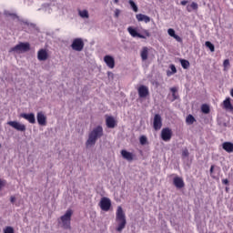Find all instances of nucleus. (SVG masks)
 <instances>
[{
	"instance_id": "obj_1",
	"label": "nucleus",
	"mask_w": 233,
	"mask_h": 233,
	"mask_svg": "<svg viewBox=\"0 0 233 233\" xmlns=\"http://www.w3.org/2000/svg\"><path fill=\"white\" fill-rule=\"evenodd\" d=\"M100 137H103V127L97 126L89 132L88 138L86 141V147L90 148L95 147L96 143H97V139H100Z\"/></svg>"
},
{
	"instance_id": "obj_2",
	"label": "nucleus",
	"mask_w": 233,
	"mask_h": 233,
	"mask_svg": "<svg viewBox=\"0 0 233 233\" xmlns=\"http://www.w3.org/2000/svg\"><path fill=\"white\" fill-rule=\"evenodd\" d=\"M116 222L117 223L116 228V232H123V230H125V227H127V215L125 214V211H123V208L121 206L117 207Z\"/></svg>"
},
{
	"instance_id": "obj_3",
	"label": "nucleus",
	"mask_w": 233,
	"mask_h": 233,
	"mask_svg": "<svg viewBox=\"0 0 233 233\" xmlns=\"http://www.w3.org/2000/svg\"><path fill=\"white\" fill-rule=\"evenodd\" d=\"M28 51H30V43L20 42L19 44L9 49V54H12V52H16V54H23Z\"/></svg>"
},
{
	"instance_id": "obj_4",
	"label": "nucleus",
	"mask_w": 233,
	"mask_h": 233,
	"mask_svg": "<svg viewBox=\"0 0 233 233\" xmlns=\"http://www.w3.org/2000/svg\"><path fill=\"white\" fill-rule=\"evenodd\" d=\"M72 209H67L66 213L60 218L64 228H70V221H72Z\"/></svg>"
},
{
	"instance_id": "obj_5",
	"label": "nucleus",
	"mask_w": 233,
	"mask_h": 233,
	"mask_svg": "<svg viewBox=\"0 0 233 233\" xmlns=\"http://www.w3.org/2000/svg\"><path fill=\"white\" fill-rule=\"evenodd\" d=\"M71 48L76 52H82L85 48V42H83L82 38H75L71 44Z\"/></svg>"
},
{
	"instance_id": "obj_6",
	"label": "nucleus",
	"mask_w": 233,
	"mask_h": 233,
	"mask_svg": "<svg viewBox=\"0 0 233 233\" xmlns=\"http://www.w3.org/2000/svg\"><path fill=\"white\" fill-rule=\"evenodd\" d=\"M99 207L104 212H108V210H110V208L112 207V201L110 200V198L104 197L100 200Z\"/></svg>"
},
{
	"instance_id": "obj_7",
	"label": "nucleus",
	"mask_w": 233,
	"mask_h": 233,
	"mask_svg": "<svg viewBox=\"0 0 233 233\" xmlns=\"http://www.w3.org/2000/svg\"><path fill=\"white\" fill-rule=\"evenodd\" d=\"M7 125L18 132H26V126L25 124H21L17 121H9L7 122Z\"/></svg>"
},
{
	"instance_id": "obj_8",
	"label": "nucleus",
	"mask_w": 233,
	"mask_h": 233,
	"mask_svg": "<svg viewBox=\"0 0 233 233\" xmlns=\"http://www.w3.org/2000/svg\"><path fill=\"white\" fill-rule=\"evenodd\" d=\"M137 93H138V97H140V99H145L148 97V96H150V91L148 90V86L144 85H141L137 88Z\"/></svg>"
},
{
	"instance_id": "obj_9",
	"label": "nucleus",
	"mask_w": 233,
	"mask_h": 233,
	"mask_svg": "<svg viewBox=\"0 0 233 233\" xmlns=\"http://www.w3.org/2000/svg\"><path fill=\"white\" fill-rule=\"evenodd\" d=\"M163 127V119L161 118V115L156 114L153 120V128L155 130H161Z\"/></svg>"
},
{
	"instance_id": "obj_10",
	"label": "nucleus",
	"mask_w": 233,
	"mask_h": 233,
	"mask_svg": "<svg viewBox=\"0 0 233 233\" xmlns=\"http://www.w3.org/2000/svg\"><path fill=\"white\" fill-rule=\"evenodd\" d=\"M161 139L163 141H170L172 139V129L169 127L163 128L161 131Z\"/></svg>"
},
{
	"instance_id": "obj_11",
	"label": "nucleus",
	"mask_w": 233,
	"mask_h": 233,
	"mask_svg": "<svg viewBox=\"0 0 233 233\" xmlns=\"http://www.w3.org/2000/svg\"><path fill=\"white\" fill-rule=\"evenodd\" d=\"M36 121L40 127H46V116L43 111L36 114Z\"/></svg>"
},
{
	"instance_id": "obj_12",
	"label": "nucleus",
	"mask_w": 233,
	"mask_h": 233,
	"mask_svg": "<svg viewBox=\"0 0 233 233\" xmlns=\"http://www.w3.org/2000/svg\"><path fill=\"white\" fill-rule=\"evenodd\" d=\"M20 117H23V119H25L31 125H35V115L34 113H21Z\"/></svg>"
},
{
	"instance_id": "obj_13",
	"label": "nucleus",
	"mask_w": 233,
	"mask_h": 233,
	"mask_svg": "<svg viewBox=\"0 0 233 233\" xmlns=\"http://www.w3.org/2000/svg\"><path fill=\"white\" fill-rule=\"evenodd\" d=\"M127 32L130 34L132 37H139V39H147V36L137 33V30H136V28L132 26L127 27Z\"/></svg>"
},
{
	"instance_id": "obj_14",
	"label": "nucleus",
	"mask_w": 233,
	"mask_h": 233,
	"mask_svg": "<svg viewBox=\"0 0 233 233\" xmlns=\"http://www.w3.org/2000/svg\"><path fill=\"white\" fill-rule=\"evenodd\" d=\"M104 61L106 65V66H108V68H114V66H116V60L114 59V57L112 56H106L104 57Z\"/></svg>"
},
{
	"instance_id": "obj_15",
	"label": "nucleus",
	"mask_w": 233,
	"mask_h": 233,
	"mask_svg": "<svg viewBox=\"0 0 233 233\" xmlns=\"http://www.w3.org/2000/svg\"><path fill=\"white\" fill-rule=\"evenodd\" d=\"M38 61H46L48 59V52L46 49H40L37 53Z\"/></svg>"
},
{
	"instance_id": "obj_16",
	"label": "nucleus",
	"mask_w": 233,
	"mask_h": 233,
	"mask_svg": "<svg viewBox=\"0 0 233 233\" xmlns=\"http://www.w3.org/2000/svg\"><path fill=\"white\" fill-rule=\"evenodd\" d=\"M120 154L124 159H127V161H134V154L127 151V149L121 150Z\"/></svg>"
},
{
	"instance_id": "obj_17",
	"label": "nucleus",
	"mask_w": 233,
	"mask_h": 233,
	"mask_svg": "<svg viewBox=\"0 0 233 233\" xmlns=\"http://www.w3.org/2000/svg\"><path fill=\"white\" fill-rule=\"evenodd\" d=\"M173 184L175 185L176 188H184L185 187V181L179 177H176L173 178Z\"/></svg>"
},
{
	"instance_id": "obj_18",
	"label": "nucleus",
	"mask_w": 233,
	"mask_h": 233,
	"mask_svg": "<svg viewBox=\"0 0 233 233\" xmlns=\"http://www.w3.org/2000/svg\"><path fill=\"white\" fill-rule=\"evenodd\" d=\"M106 125L107 128H116V119L114 116H107L106 119Z\"/></svg>"
},
{
	"instance_id": "obj_19",
	"label": "nucleus",
	"mask_w": 233,
	"mask_h": 233,
	"mask_svg": "<svg viewBox=\"0 0 233 233\" xmlns=\"http://www.w3.org/2000/svg\"><path fill=\"white\" fill-rule=\"evenodd\" d=\"M222 148L228 154H232L233 152V143L232 142H224L222 144Z\"/></svg>"
},
{
	"instance_id": "obj_20",
	"label": "nucleus",
	"mask_w": 233,
	"mask_h": 233,
	"mask_svg": "<svg viewBox=\"0 0 233 233\" xmlns=\"http://www.w3.org/2000/svg\"><path fill=\"white\" fill-rule=\"evenodd\" d=\"M223 108H225V110H229V112H233V106L230 102V97H228L223 101Z\"/></svg>"
},
{
	"instance_id": "obj_21",
	"label": "nucleus",
	"mask_w": 233,
	"mask_h": 233,
	"mask_svg": "<svg viewBox=\"0 0 233 233\" xmlns=\"http://www.w3.org/2000/svg\"><path fill=\"white\" fill-rule=\"evenodd\" d=\"M137 20L139 22H144V23H150V16L143 14H138L136 15Z\"/></svg>"
},
{
	"instance_id": "obj_22",
	"label": "nucleus",
	"mask_w": 233,
	"mask_h": 233,
	"mask_svg": "<svg viewBox=\"0 0 233 233\" xmlns=\"http://www.w3.org/2000/svg\"><path fill=\"white\" fill-rule=\"evenodd\" d=\"M140 57L142 61H147V59H148V47L145 46L142 48Z\"/></svg>"
},
{
	"instance_id": "obj_23",
	"label": "nucleus",
	"mask_w": 233,
	"mask_h": 233,
	"mask_svg": "<svg viewBox=\"0 0 233 233\" xmlns=\"http://www.w3.org/2000/svg\"><path fill=\"white\" fill-rule=\"evenodd\" d=\"M5 15H7L8 17H12V19H17V21H19L20 23L23 22V20H21V18H19V15H17V14L15 13L7 12L5 13Z\"/></svg>"
},
{
	"instance_id": "obj_24",
	"label": "nucleus",
	"mask_w": 233,
	"mask_h": 233,
	"mask_svg": "<svg viewBox=\"0 0 233 233\" xmlns=\"http://www.w3.org/2000/svg\"><path fill=\"white\" fill-rule=\"evenodd\" d=\"M180 65L184 70H187L190 66V62H188V60L180 59Z\"/></svg>"
},
{
	"instance_id": "obj_25",
	"label": "nucleus",
	"mask_w": 233,
	"mask_h": 233,
	"mask_svg": "<svg viewBox=\"0 0 233 233\" xmlns=\"http://www.w3.org/2000/svg\"><path fill=\"white\" fill-rule=\"evenodd\" d=\"M78 15H80V17H82L83 19H88L89 15H88V11L87 10H79L78 11Z\"/></svg>"
},
{
	"instance_id": "obj_26",
	"label": "nucleus",
	"mask_w": 233,
	"mask_h": 233,
	"mask_svg": "<svg viewBox=\"0 0 233 233\" xmlns=\"http://www.w3.org/2000/svg\"><path fill=\"white\" fill-rule=\"evenodd\" d=\"M198 3L192 2L190 5H187V12H192V10H198Z\"/></svg>"
},
{
	"instance_id": "obj_27",
	"label": "nucleus",
	"mask_w": 233,
	"mask_h": 233,
	"mask_svg": "<svg viewBox=\"0 0 233 233\" xmlns=\"http://www.w3.org/2000/svg\"><path fill=\"white\" fill-rule=\"evenodd\" d=\"M186 122L187 125H194L196 123V118L192 115H188L186 118Z\"/></svg>"
},
{
	"instance_id": "obj_28",
	"label": "nucleus",
	"mask_w": 233,
	"mask_h": 233,
	"mask_svg": "<svg viewBox=\"0 0 233 233\" xmlns=\"http://www.w3.org/2000/svg\"><path fill=\"white\" fill-rule=\"evenodd\" d=\"M201 111L203 114H210V106H208L207 104H203L201 106Z\"/></svg>"
},
{
	"instance_id": "obj_29",
	"label": "nucleus",
	"mask_w": 233,
	"mask_h": 233,
	"mask_svg": "<svg viewBox=\"0 0 233 233\" xmlns=\"http://www.w3.org/2000/svg\"><path fill=\"white\" fill-rule=\"evenodd\" d=\"M205 45L207 48H209L210 52H215L216 47L214 46V44H212L210 41H207Z\"/></svg>"
},
{
	"instance_id": "obj_30",
	"label": "nucleus",
	"mask_w": 233,
	"mask_h": 233,
	"mask_svg": "<svg viewBox=\"0 0 233 233\" xmlns=\"http://www.w3.org/2000/svg\"><path fill=\"white\" fill-rule=\"evenodd\" d=\"M170 71H167V76H172L173 74H176L177 72V69L176 68V66L174 64L169 66Z\"/></svg>"
},
{
	"instance_id": "obj_31",
	"label": "nucleus",
	"mask_w": 233,
	"mask_h": 233,
	"mask_svg": "<svg viewBox=\"0 0 233 233\" xmlns=\"http://www.w3.org/2000/svg\"><path fill=\"white\" fill-rule=\"evenodd\" d=\"M128 3L132 10H134L135 12H137L138 8H137V5H136V2H134V0H129Z\"/></svg>"
},
{
	"instance_id": "obj_32",
	"label": "nucleus",
	"mask_w": 233,
	"mask_h": 233,
	"mask_svg": "<svg viewBox=\"0 0 233 233\" xmlns=\"http://www.w3.org/2000/svg\"><path fill=\"white\" fill-rule=\"evenodd\" d=\"M140 141V145H147V143L148 142V139L147 138L146 136H141L139 138Z\"/></svg>"
},
{
	"instance_id": "obj_33",
	"label": "nucleus",
	"mask_w": 233,
	"mask_h": 233,
	"mask_svg": "<svg viewBox=\"0 0 233 233\" xmlns=\"http://www.w3.org/2000/svg\"><path fill=\"white\" fill-rule=\"evenodd\" d=\"M22 23L24 25H26V26H31L32 28H35V24L34 23H29L28 20H22Z\"/></svg>"
},
{
	"instance_id": "obj_34",
	"label": "nucleus",
	"mask_w": 233,
	"mask_h": 233,
	"mask_svg": "<svg viewBox=\"0 0 233 233\" xmlns=\"http://www.w3.org/2000/svg\"><path fill=\"white\" fill-rule=\"evenodd\" d=\"M188 156H190V153L188 152V149H187V148H185V149L182 151V157H188Z\"/></svg>"
},
{
	"instance_id": "obj_35",
	"label": "nucleus",
	"mask_w": 233,
	"mask_h": 233,
	"mask_svg": "<svg viewBox=\"0 0 233 233\" xmlns=\"http://www.w3.org/2000/svg\"><path fill=\"white\" fill-rule=\"evenodd\" d=\"M4 233H14V228L8 226L5 228V229L4 230Z\"/></svg>"
},
{
	"instance_id": "obj_36",
	"label": "nucleus",
	"mask_w": 233,
	"mask_h": 233,
	"mask_svg": "<svg viewBox=\"0 0 233 233\" xmlns=\"http://www.w3.org/2000/svg\"><path fill=\"white\" fill-rule=\"evenodd\" d=\"M167 34H168V35H170V37H174L175 35H176V31L174 29H172V28H169L167 30Z\"/></svg>"
},
{
	"instance_id": "obj_37",
	"label": "nucleus",
	"mask_w": 233,
	"mask_h": 233,
	"mask_svg": "<svg viewBox=\"0 0 233 233\" xmlns=\"http://www.w3.org/2000/svg\"><path fill=\"white\" fill-rule=\"evenodd\" d=\"M5 186H6V180L0 179V190H2L3 187Z\"/></svg>"
},
{
	"instance_id": "obj_38",
	"label": "nucleus",
	"mask_w": 233,
	"mask_h": 233,
	"mask_svg": "<svg viewBox=\"0 0 233 233\" xmlns=\"http://www.w3.org/2000/svg\"><path fill=\"white\" fill-rule=\"evenodd\" d=\"M142 34H144V35H145L146 38H147V37H150V32H148V30H147V29H144V30L142 31Z\"/></svg>"
},
{
	"instance_id": "obj_39",
	"label": "nucleus",
	"mask_w": 233,
	"mask_h": 233,
	"mask_svg": "<svg viewBox=\"0 0 233 233\" xmlns=\"http://www.w3.org/2000/svg\"><path fill=\"white\" fill-rule=\"evenodd\" d=\"M223 66H225V68H227V66H230V60L228 59L224 60Z\"/></svg>"
},
{
	"instance_id": "obj_40",
	"label": "nucleus",
	"mask_w": 233,
	"mask_h": 233,
	"mask_svg": "<svg viewBox=\"0 0 233 233\" xmlns=\"http://www.w3.org/2000/svg\"><path fill=\"white\" fill-rule=\"evenodd\" d=\"M174 39H176V41H177L178 43H181V41H183V39H181V36L177 35H175L174 36Z\"/></svg>"
},
{
	"instance_id": "obj_41",
	"label": "nucleus",
	"mask_w": 233,
	"mask_h": 233,
	"mask_svg": "<svg viewBox=\"0 0 233 233\" xmlns=\"http://www.w3.org/2000/svg\"><path fill=\"white\" fill-rule=\"evenodd\" d=\"M172 96H173L172 101H176L177 99H179V95H177V93H173Z\"/></svg>"
},
{
	"instance_id": "obj_42",
	"label": "nucleus",
	"mask_w": 233,
	"mask_h": 233,
	"mask_svg": "<svg viewBox=\"0 0 233 233\" xmlns=\"http://www.w3.org/2000/svg\"><path fill=\"white\" fill-rule=\"evenodd\" d=\"M119 14H121V10H119V9H116L115 10V17H119Z\"/></svg>"
},
{
	"instance_id": "obj_43",
	"label": "nucleus",
	"mask_w": 233,
	"mask_h": 233,
	"mask_svg": "<svg viewBox=\"0 0 233 233\" xmlns=\"http://www.w3.org/2000/svg\"><path fill=\"white\" fill-rule=\"evenodd\" d=\"M170 92H172V94H177V87H171Z\"/></svg>"
},
{
	"instance_id": "obj_44",
	"label": "nucleus",
	"mask_w": 233,
	"mask_h": 233,
	"mask_svg": "<svg viewBox=\"0 0 233 233\" xmlns=\"http://www.w3.org/2000/svg\"><path fill=\"white\" fill-rule=\"evenodd\" d=\"M222 127H224L225 128L230 127V124L227 123V122H224V123H222Z\"/></svg>"
},
{
	"instance_id": "obj_45",
	"label": "nucleus",
	"mask_w": 233,
	"mask_h": 233,
	"mask_svg": "<svg viewBox=\"0 0 233 233\" xmlns=\"http://www.w3.org/2000/svg\"><path fill=\"white\" fill-rule=\"evenodd\" d=\"M229 182L227 178L222 179V185H228Z\"/></svg>"
},
{
	"instance_id": "obj_46",
	"label": "nucleus",
	"mask_w": 233,
	"mask_h": 233,
	"mask_svg": "<svg viewBox=\"0 0 233 233\" xmlns=\"http://www.w3.org/2000/svg\"><path fill=\"white\" fill-rule=\"evenodd\" d=\"M187 4H188V1H187V0H183L180 2V5H182V6H185Z\"/></svg>"
},
{
	"instance_id": "obj_47",
	"label": "nucleus",
	"mask_w": 233,
	"mask_h": 233,
	"mask_svg": "<svg viewBox=\"0 0 233 233\" xmlns=\"http://www.w3.org/2000/svg\"><path fill=\"white\" fill-rule=\"evenodd\" d=\"M10 202H11V203H15V197L12 196V197L10 198Z\"/></svg>"
},
{
	"instance_id": "obj_48",
	"label": "nucleus",
	"mask_w": 233,
	"mask_h": 233,
	"mask_svg": "<svg viewBox=\"0 0 233 233\" xmlns=\"http://www.w3.org/2000/svg\"><path fill=\"white\" fill-rule=\"evenodd\" d=\"M209 172L210 174H214V165L210 167Z\"/></svg>"
},
{
	"instance_id": "obj_49",
	"label": "nucleus",
	"mask_w": 233,
	"mask_h": 233,
	"mask_svg": "<svg viewBox=\"0 0 233 233\" xmlns=\"http://www.w3.org/2000/svg\"><path fill=\"white\" fill-rule=\"evenodd\" d=\"M230 96H231V97H233V89H231V91H230Z\"/></svg>"
},
{
	"instance_id": "obj_50",
	"label": "nucleus",
	"mask_w": 233,
	"mask_h": 233,
	"mask_svg": "<svg viewBox=\"0 0 233 233\" xmlns=\"http://www.w3.org/2000/svg\"><path fill=\"white\" fill-rule=\"evenodd\" d=\"M114 3L117 4L119 3V0H114Z\"/></svg>"
},
{
	"instance_id": "obj_51",
	"label": "nucleus",
	"mask_w": 233,
	"mask_h": 233,
	"mask_svg": "<svg viewBox=\"0 0 233 233\" xmlns=\"http://www.w3.org/2000/svg\"><path fill=\"white\" fill-rule=\"evenodd\" d=\"M226 192H228V187H226Z\"/></svg>"
},
{
	"instance_id": "obj_52",
	"label": "nucleus",
	"mask_w": 233,
	"mask_h": 233,
	"mask_svg": "<svg viewBox=\"0 0 233 233\" xmlns=\"http://www.w3.org/2000/svg\"><path fill=\"white\" fill-rule=\"evenodd\" d=\"M156 85H157H157H159V83L156 82Z\"/></svg>"
},
{
	"instance_id": "obj_53",
	"label": "nucleus",
	"mask_w": 233,
	"mask_h": 233,
	"mask_svg": "<svg viewBox=\"0 0 233 233\" xmlns=\"http://www.w3.org/2000/svg\"><path fill=\"white\" fill-rule=\"evenodd\" d=\"M0 148H1V144H0Z\"/></svg>"
}]
</instances>
